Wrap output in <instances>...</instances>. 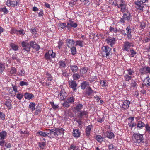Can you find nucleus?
Here are the masks:
<instances>
[{
  "mask_svg": "<svg viewBox=\"0 0 150 150\" xmlns=\"http://www.w3.org/2000/svg\"><path fill=\"white\" fill-rule=\"evenodd\" d=\"M65 130L62 128H57L55 129L54 131L57 132V136L59 135H62L64 133Z\"/></svg>",
  "mask_w": 150,
  "mask_h": 150,
  "instance_id": "nucleus-20",
  "label": "nucleus"
},
{
  "mask_svg": "<svg viewBox=\"0 0 150 150\" xmlns=\"http://www.w3.org/2000/svg\"><path fill=\"white\" fill-rule=\"evenodd\" d=\"M89 85V83L87 81H83L81 84V87L82 89H83L86 88L87 86Z\"/></svg>",
  "mask_w": 150,
  "mask_h": 150,
  "instance_id": "nucleus-39",
  "label": "nucleus"
},
{
  "mask_svg": "<svg viewBox=\"0 0 150 150\" xmlns=\"http://www.w3.org/2000/svg\"><path fill=\"white\" fill-rule=\"evenodd\" d=\"M36 28L35 27L33 28H32L30 29V31L31 33H32L33 35L36 36L37 34V32L36 30Z\"/></svg>",
  "mask_w": 150,
  "mask_h": 150,
  "instance_id": "nucleus-48",
  "label": "nucleus"
},
{
  "mask_svg": "<svg viewBox=\"0 0 150 150\" xmlns=\"http://www.w3.org/2000/svg\"><path fill=\"white\" fill-rule=\"evenodd\" d=\"M18 75L20 76H24V71L23 69H20L18 72Z\"/></svg>",
  "mask_w": 150,
  "mask_h": 150,
  "instance_id": "nucleus-52",
  "label": "nucleus"
},
{
  "mask_svg": "<svg viewBox=\"0 0 150 150\" xmlns=\"http://www.w3.org/2000/svg\"><path fill=\"white\" fill-rule=\"evenodd\" d=\"M128 125H129V127L131 128V129H132L134 127H135V128L136 126H137V124L134 122L131 123V122H128Z\"/></svg>",
  "mask_w": 150,
  "mask_h": 150,
  "instance_id": "nucleus-49",
  "label": "nucleus"
},
{
  "mask_svg": "<svg viewBox=\"0 0 150 150\" xmlns=\"http://www.w3.org/2000/svg\"><path fill=\"white\" fill-rule=\"evenodd\" d=\"M66 27H67V25L65 23H61L58 24V28L59 29H63Z\"/></svg>",
  "mask_w": 150,
  "mask_h": 150,
  "instance_id": "nucleus-46",
  "label": "nucleus"
},
{
  "mask_svg": "<svg viewBox=\"0 0 150 150\" xmlns=\"http://www.w3.org/2000/svg\"><path fill=\"white\" fill-rule=\"evenodd\" d=\"M130 102L128 100H124L122 102V104L120 106L123 110H127L129 106Z\"/></svg>",
  "mask_w": 150,
  "mask_h": 150,
  "instance_id": "nucleus-11",
  "label": "nucleus"
},
{
  "mask_svg": "<svg viewBox=\"0 0 150 150\" xmlns=\"http://www.w3.org/2000/svg\"><path fill=\"white\" fill-rule=\"evenodd\" d=\"M67 94L64 89H62L60 92L59 94L58 95V98L61 100L65 99Z\"/></svg>",
  "mask_w": 150,
  "mask_h": 150,
  "instance_id": "nucleus-12",
  "label": "nucleus"
},
{
  "mask_svg": "<svg viewBox=\"0 0 150 150\" xmlns=\"http://www.w3.org/2000/svg\"><path fill=\"white\" fill-rule=\"evenodd\" d=\"M10 47H11V49L15 51H16L18 50V46L13 43H11L9 44Z\"/></svg>",
  "mask_w": 150,
  "mask_h": 150,
  "instance_id": "nucleus-28",
  "label": "nucleus"
},
{
  "mask_svg": "<svg viewBox=\"0 0 150 150\" xmlns=\"http://www.w3.org/2000/svg\"><path fill=\"white\" fill-rule=\"evenodd\" d=\"M139 71L141 75H144L145 74V69L144 67H142L140 68Z\"/></svg>",
  "mask_w": 150,
  "mask_h": 150,
  "instance_id": "nucleus-59",
  "label": "nucleus"
},
{
  "mask_svg": "<svg viewBox=\"0 0 150 150\" xmlns=\"http://www.w3.org/2000/svg\"><path fill=\"white\" fill-rule=\"evenodd\" d=\"M100 84L102 87H105L108 86L105 80H101L100 82Z\"/></svg>",
  "mask_w": 150,
  "mask_h": 150,
  "instance_id": "nucleus-53",
  "label": "nucleus"
},
{
  "mask_svg": "<svg viewBox=\"0 0 150 150\" xmlns=\"http://www.w3.org/2000/svg\"><path fill=\"white\" fill-rule=\"evenodd\" d=\"M126 32L127 33V37L128 39H130L132 37L131 35V30L129 26L127 27L126 28Z\"/></svg>",
  "mask_w": 150,
  "mask_h": 150,
  "instance_id": "nucleus-24",
  "label": "nucleus"
},
{
  "mask_svg": "<svg viewBox=\"0 0 150 150\" xmlns=\"http://www.w3.org/2000/svg\"><path fill=\"white\" fill-rule=\"evenodd\" d=\"M131 16L129 11L124 13L122 17L120 18L119 21L122 23H125V20L129 21L131 19Z\"/></svg>",
  "mask_w": 150,
  "mask_h": 150,
  "instance_id": "nucleus-6",
  "label": "nucleus"
},
{
  "mask_svg": "<svg viewBox=\"0 0 150 150\" xmlns=\"http://www.w3.org/2000/svg\"><path fill=\"white\" fill-rule=\"evenodd\" d=\"M49 54L50 56V58H54L55 57L56 54L52 50H49L48 51Z\"/></svg>",
  "mask_w": 150,
  "mask_h": 150,
  "instance_id": "nucleus-45",
  "label": "nucleus"
},
{
  "mask_svg": "<svg viewBox=\"0 0 150 150\" xmlns=\"http://www.w3.org/2000/svg\"><path fill=\"white\" fill-rule=\"evenodd\" d=\"M48 129L45 130V131L43 132L41 131H39L37 132V134L38 136H40L41 137H48Z\"/></svg>",
  "mask_w": 150,
  "mask_h": 150,
  "instance_id": "nucleus-18",
  "label": "nucleus"
},
{
  "mask_svg": "<svg viewBox=\"0 0 150 150\" xmlns=\"http://www.w3.org/2000/svg\"><path fill=\"white\" fill-rule=\"evenodd\" d=\"M83 42L80 40H78L76 42V46H79L81 47H82L83 46Z\"/></svg>",
  "mask_w": 150,
  "mask_h": 150,
  "instance_id": "nucleus-51",
  "label": "nucleus"
},
{
  "mask_svg": "<svg viewBox=\"0 0 150 150\" xmlns=\"http://www.w3.org/2000/svg\"><path fill=\"white\" fill-rule=\"evenodd\" d=\"M148 1V0H137L134 2L135 7L137 10L140 12H143V8L144 4V3Z\"/></svg>",
  "mask_w": 150,
  "mask_h": 150,
  "instance_id": "nucleus-2",
  "label": "nucleus"
},
{
  "mask_svg": "<svg viewBox=\"0 0 150 150\" xmlns=\"http://www.w3.org/2000/svg\"><path fill=\"white\" fill-rule=\"evenodd\" d=\"M59 67L60 68H65L66 66V64L65 61L61 60L59 62Z\"/></svg>",
  "mask_w": 150,
  "mask_h": 150,
  "instance_id": "nucleus-33",
  "label": "nucleus"
},
{
  "mask_svg": "<svg viewBox=\"0 0 150 150\" xmlns=\"http://www.w3.org/2000/svg\"><path fill=\"white\" fill-rule=\"evenodd\" d=\"M145 131L148 133L150 134V126L148 124H146L145 126Z\"/></svg>",
  "mask_w": 150,
  "mask_h": 150,
  "instance_id": "nucleus-56",
  "label": "nucleus"
},
{
  "mask_svg": "<svg viewBox=\"0 0 150 150\" xmlns=\"http://www.w3.org/2000/svg\"><path fill=\"white\" fill-rule=\"evenodd\" d=\"M132 77L131 76L127 74H126L124 76V79L126 81L129 82L132 79Z\"/></svg>",
  "mask_w": 150,
  "mask_h": 150,
  "instance_id": "nucleus-41",
  "label": "nucleus"
},
{
  "mask_svg": "<svg viewBox=\"0 0 150 150\" xmlns=\"http://www.w3.org/2000/svg\"><path fill=\"white\" fill-rule=\"evenodd\" d=\"M75 98L74 96L68 97L67 98L66 100L68 103L70 104L73 103L74 101Z\"/></svg>",
  "mask_w": 150,
  "mask_h": 150,
  "instance_id": "nucleus-36",
  "label": "nucleus"
},
{
  "mask_svg": "<svg viewBox=\"0 0 150 150\" xmlns=\"http://www.w3.org/2000/svg\"><path fill=\"white\" fill-rule=\"evenodd\" d=\"M122 49L125 51L129 52L131 47L134 46V44L132 42H130L128 41H126L123 42Z\"/></svg>",
  "mask_w": 150,
  "mask_h": 150,
  "instance_id": "nucleus-4",
  "label": "nucleus"
},
{
  "mask_svg": "<svg viewBox=\"0 0 150 150\" xmlns=\"http://www.w3.org/2000/svg\"><path fill=\"white\" fill-rule=\"evenodd\" d=\"M7 135V132L5 131H2L0 132V140H4L5 139Z\"/></svg>",
  "mask_w": 150,
  "mask_h": 150,
  "instance_id": "nucleus-23",
  "label": "nucleus"
},
{
  "mask_svg": "<svg viewBox=\"0 0 150 150\" xmlns=\"http://www.w3.org/2000/svg\"><path fill=\"white\" fill-rule=\"evenodd\" d=\"M92 128L93 125L91 124L86 127L85 132L86 136L87 137H89L90 136Z\"/></svg>",
  "mask_w": 150,
  "mask_h": 150,
  "instance_id": "nucleus-13",
  "label": "nucleus"
},
{
  "mask_svg": "<svg viewBox=\"0 0 150 150\" xmlns=\"http://www.w3.org/2000/svg\"><path fill=\"white\" fill-rule=\"evenodd\" d=\"M118 8H120V11L123 13L128 11L127 8V5L124 0H121L119 6H118Z\"/></svg>",
  "mask_w": 150,
  "mask_h": 150,
  "instance_id": "nucleus-5",
  "label": "nucleus"
},
{
  "mask_svg": "<svg viewBox=\"0 0 150 150\" xmlns=\"http://www.w3.org/2000/svg\"><path fill=\"white\" fill-rule=\"evenodd\" d=\"M5 69V67L4 64L0 63V73L2 74Z\"/></svg>",
  "mask_w": 150,
  "mask_h": 150,
  "instance_id": "nucleus-58",
  "label": "nucleus"
},
{
  "mask_svg": "<svg viewBox=\"0 0 150 150\" xmlns=\"http://www.w3.org/2000/svg\"><path fill=\"white\" fill-rule=\"evenodd\" d=\"M55 129H53L50 130L48 129V137L51 138L56 139L58 137L57 134V132L54 131Z\"/></svg>",
  "mask_w": 150,
  "mask_h": 150,
  "instance_id": "nucleus-8",
  "label": "nucleus"
},
{
  "mask_svg": "<svg viewBox=\"0 0 150 150\" xmlns=\"http://www.w3.org/2000/svg\"><path fill=\"white\" fill-rule=\"evenodd\" d=\"M18 30L14 28H12L11 29L10 33L11 34H18Z\"/></svg>",
  "mask_w": 150,
  "mask_h": 150,
  "instance_id": "nucleus-63",
  "label": "nucleus"
},
{
  "mask_svg": "<svg viewBox=\"0 0 150 150\" xmlns=\"http://www.w3.org/2000/svg\"><path fill=\"white\" fill-rule=\"evenodd\" d=\"M69 103H68V102L66 100L62 103V105L65 109L68 108L70 106L69 104Z\"/></svg>",
  "mask_w": 150,
  "mask_h": 150,
  "instance_id": "nucleus-55",
  "label": "nucleus"
},
{
  "mask_svg": "<svg viewBox=\"0 0 150 150\" xmlns=\"http://www.w3.org/2000/svg\"><path fill=\"white\" fill-rule=\"evenodd\" d=\"M17 72L16 69L14 67H12L10 69V72L11 75H15Z\"/></svg>",
  "mask_w": 150,
  "mask_h": 150,
  "instance_id": "nucleus-50",
  "label": "nucleus"
},
{
  "mask_svg": "<svg viewBox=\"0 0 150 150\" xmlns=\"http://www.w3.org/2000/svg\"><path fill=\"white\" fill-rule=\"evenodd\" d=\"M144 83L146 86H150V79L148 76L144 79Z\"/></svg>",
  "mask_w": 150,
  "mask_h": 150,
  "instance_id": "nucleus-40",
  "label": "nucleus"
},
{
  "mask_svg": "<svg viewBox=\"0 0 150 150\" xmlns=\"http://www.w3.org/2000/svg\"><path fill=\"white\" fill-rule=\"evenodd\" d=\"M71 52L72 55H74L76 54V50L75 47H71Z\"/></svg>",
  "mask_w": 150,
  "mask_h": 150,
  "instance_id": "nucleus-54",
  "label": "nucleus"
},
{
  "mask_svg": "<svg viewBox=\"0 0 150 150\" xmlns=\"http://www.w3.org/2000/svg\"><path fill=\"white\" fill-rule=\"evenodd\" d=\"M108 150H116L117 147L115 146L112 143H110L108 145Z\"/></svg>",
  "mask_w": 150,
  "mask_h": 150,
  "instance_id": "nucleus-42",
  "label": "nucleus"
},
{
  "mask_svg": "<svg viewBox=\"0 0 150 150\" xmlns=\"http://www.w3.org/2000/svg\"><path fill=\"white\" fill-rule=\"evenodd\" d=\"M132 139L135 143L139 144L144 142V139L143 135L139 133H134L133 134Z\"/></svg>",
  "mask_w": 150,
  "mask_h": 150,
  "instance_id": "nucleus-3",
  "label": "nucleus"
},
{
  "mask_svg": "<svg viewBox=\"0 0 150 150\" xmlns=\"http://www.w3.org/2000/svg\"><path fill=\"white\" fill-rule=\"evenodd\" d=\"M126 71L127 72V74L129 75H132L134 74V71L133 69L128 68L126 69Z\"/></svg>",
  "mask_w": 150,
  "mask_h": 150,
  "instance_id": "nucleus-43",
  "label": "nucleus"
},
{
  "mask_svg": "<svg viewBox=\"0 0 150 150\" xmlns=\"http://www.w3.org/2000/svg\"><path fill=\"white\" fill-rule=\"evenodd\" d=\"M70 23H68L67 25V27L68 30H71V29L72 27L74 28H76L77 26V24L76 23H74L73 21H72L71 20H70Z\"/></svg>",
  "mask_w": 150,
  "mask_h": 150,
  "instance_id": "nucleus-17",
  "label": "nucleus"
},
{
  "mask_svg": "<svg viewBox=\"0 0 150 150\" xmlns=\"http://www.w3.org/2000/svg\"><path fill=\"white\" fill-rule=\"evenodd\" d=\"M43 141L38 143V146L41 149H44L46 145L45 139L43 138Z\"/></svg>",
  "mask_w": 150,
  "mask_h": 150,
  "instance_id": "nucleus-26",
  "label": "nucleus"
},
{
  "mask_svg": "<svg viewBox=\"0 0 150 150\" xmlns=\"http://www.w3.org/2000/svg\"><path fill=\"white\" fill-rule=\"evenodd\" d=\"M66 43L67 46L71 48L74 45L75 42L72 39H67L66 40Z\"/></svg>",
  "mask_w": 150,
  "mask_h": 150,
  "instance_id": "nucleus-22",
  "label": "nucleus"
},
{
  "mask_svg": "<svg viewBox=\"0 0 150 150\" xmlns=\"http://www.w3.org/2000/svg\"><path fill=\"white\" fill-rule=\"evenodd\" d=\"M71 70L73 73L76 72L79 69L77 66L75 65H71L70 66Z\"/></svg>",
  "mask_w": 150,
  "mask_h": 150,
  "instance_id": "nucleus-29",
  "label": "nucleus"
},
{
  "mask_svg": "<svg viewBox=\"0 0 150 150\" xmlns=\"http://www.w3.org/2000/svg\"><path fill=\"white\" fill-rule=\"evenodd\" d=\"M50 104L52 107V108L54 109H56L58 108V105H55L54 102H50Z\"/></svg>",
  "mask_w": 150,
  "mask_h": 150,
  "instance_id": "nucleus-61",
  "label": "nucleus"
},
{
  "mask_svg": "<svg viewBox=\"0 0 150 150\" xmlns=\"http://www.w3.org/2000/svg\"><path fill=\"white\" fill-rule=\"evenodd\" d=\"M30 47L35 49L37 51H38L40 48V46L37 44L35 41H31L30 42Z\"/></svg>",
  "mask_w": 150,
  "mask_h": 150,
  "instance_id": "nucleus-16",
  "label": "nucleus"
},
{
  "mask_svg": "<svg viewBox=\"0 0 150 150\" xmlns=\"http://www.w3.org/2000/svg\"><path fill=\"white\" fill-rule=\"evenodd\" d=\"M86 92L85 93L86 95L89 96L91 95L93 92V91L91 88L90 87H87L86 88Z\"/></svg>",
  "mask_w": 150,
  "mask_h": 150,
  "instance_id": "nucleus-34",
  "label": "nucleus"
},
{
  "mask_svg": "<svg viewBox=\"0 0 150 150\" xmlns=\"http://www.w3.org/2000/svg\"><path fill=\"white\" fill-rule=\"evenodd\" d=\"M129 51L131 53L130 56L131 57H134V56L135 55L137 54V52L134 50L133 48H131L130 50Z\"/></svg>",
  "mask_w": 150,
  "mask_h": 150,
  "instance_id": "nucleus-57",
  "label": "nucleus"
},
{
  "mask_svg": "<svg viewBox=\"0 0 150 150\" xmlns=\"http://www.w3.org/2000/svg\"><path fill=\"white\" fill-rule=\"evenodd\" d=\"M35 104L34 103L31 102L29 105V108L33 111L35 110Z\"/></svg>",
  "mask_w": 150,
  "mask_h": 150,
  "instance_id": "nucleus-47",
  "label": "nucleus"
},
{
  "mask_svg": "<svg viewBox=\"0 0 150 150\" xmlns=\"http://www.w3.org/2000/svg\"><path fill=\"white\" fill-rule=\"evenodd\" d=\"M25 98V99H31L34 97V96L32 94H30L28 93H26L24 94Z\"/></svg>",
  "mask_w": 150,
  "mask_h": 150,
  "instance_id": "nucleus-35",
  "label": "nucleus"
},
{
  "mask_svg": "<svg viewBox=\"0 0 150 150\" xmlns=\"http://www.w3.org/2000/svg\"><path fill=\"white\" fill-rule=\"evenodd\" d=\"M6 4L8 7H15L17 5L18 2L17 1H11V0H7Z\"/></svg>",
  "mask_w": 150,
  "mask_h": 150,
  "instance_id": "nucleus-14",
  "label": "nucleus"
},
{
  "mask_svg": "<svg viewBox=\"0 0 150 150\" xmlns=\"http://www.w3.org/2000/svg\"><path fill=\"white\" fill-rule=\"evenodd\" d=\"M44 58L46 60H49L50 58V56L49 54V53L48 52H47L45 53V55L44 56Z\"/></svg>",
  "mask_w": 150,
  "mask_h": 150,
  "instance_id": "nucleus-60",
  "label": "nucleus"
},
{
  "mask_svg": "<svg viewBox=\"0 0 150 150\" xmlns=\"http://www.w3.org/2000/svg\"><path fill=\"white\" fill-rule=\"evenodd\" d=\"M83 108V105L81 103L77 104L75 107H74V109L76 110L77 111L79 112V111H81Z\"/></svg>",
  "mask_w": 150,
  "mask_h": 150,
  "instance_id": "nucleus-30",
  "label": "nucleus"
},
{
  "mask_svg": "<svg viewBox=\"0 0 150 150\" xmlns=\"http://www.w3.org/2000/svg\"><path fill=\"white\" fill-rule=\"evenodd\" d=\"M80 77H82L81 74L77 73H74L72 75V77L74 80H77L78 79H79Z\"/></svg>",
  "mask_w": 150,
  "mask_h": 150,
  "instance_id": "nucleus-38",
  "label": "nucleus"
},
{
  "mask_svg": "<svg viewBox=\"0 0 150 150\" xmlns=\"http://www.w3.org/2000/svg\"><path fill=\"white\" fill-rule=\"evenodd\" d=\"M105 41L107 44L110 45L111 47H112L115 43V38L110 37L106 39Z\"/></svg>",
  "mask_w": 150,
  "mask_h": 150,
  "instance_id": "nucleus-9",
  "label": "nucleus"
},
{
  "mask_svg": "<svg viewBox=\"0 0 150 150\" xmlns=\"http://www.w3.org/2000/svg\"><path fill=\"white\" fill-rule=\"evenodd\" d=\"M46 75L47 80L48 81H52L53 78L50 74H49L48 72H47L46 73Z\"/></svg>",
  "mask_w": 150,
  "mask_h": 150,
  "instance_id": "nucleus-44",
  "label": "nucleus"
},
{
  "mask_svg": "<svg viewBox=\"0 0 150 150\" xmlns=\"http://www.w3.org/2000/svg\"><path fill=\"white\" fill-rule=\"evenodd\" d=\"M106 137L110 139L114 138L115 135L114 133L110 131H107L106 132Z\"/></svg>",
  "mask_w": 150,
  "mask_h": 150,
  "instance_id": "nucleus-25",
  "label": "nucleus"
},
{
  "mask_svg": "<svg viewBox=\"0 0 150 150\" xmlns=\"http://www.w3.org/2000/svg\"><path fill=\"white\" fill-rule=\"evenodd\" d=\"M88 112L86 111L83 110L79 111L77 113V117L79 118L83 119L87 118Z\"/></svg>",
  "mask_w": 150,
  "mask_h": 150,
  "instance_id": "nucleus-7",
  "label": "nucleus"
},
{
  "mask_svg": "<svg viewBox=\"0 0 150 150\" xmlns=\"http://www.w3.org/2000/svg\"><path fill=\"white\" fill-rule=\"evenodd\" d=\"M21 46L23 47V51H25L27 52L30 51L31 48L29 44L27 42L25 41H22L21 42Z\"/></svg>",
  "mask_w": 150,
  "mask_h": 150,
  "instance_id": "nucleus-10",
  "label": "nucleus"
},
{
  "mask_svg": "<svg viewBox=\"0 0 150 150\" xmlns=\"http://www.w3.org/2000/svg\"><path fill=\"white\" fill-rule=\"evenodd\" d=\"M146 125L142 121H139L137 122V130H140L142 129Z\"/></svg>",
  "mask_w": 150,
  "mask_h": 150,
  "instance_id": "nucleus-19",
  "label": "nucleus"
},
{
  "mask_svg": "<svg viewBox=\"0 0 150 150\" xmlns=\"http://www.w3.org/2000/svg\"><path fill=\"white\" fill-rule=\"evenodd\" d=\"M88 70L87 68L83 67L80 70V74L83 76V75L87 72Z\"/></svg>",
  "mask_w": 150,
  "mask_h": 150,
  "instance_id": "nucleus-37",
  "label": "nucleus"
},
{
  "mask_svg": "<svg viewBox=\"0 0 150 150\" xmlns=\"http://www.w3.org/2000/svg\"><path fill=\"white\" fill-rule=\"evenodd\" d=\"M95 139L98 142L101 143L103 140L104 138L101 135H96Z\"/></svg>",
  "mask_w": 150,
  "mask_h": 150,
  "instance_id": "nucleus-32",
  "label": "nucleus"
},
{
  "mask_svg": "<svg viewBox=\"0 0 150 150\" xmlns=\"http://www.w3.org/2000/svg\"><path fill=\"white\" fill-rule=\"evenodd\" d=\"M19 84L20 86H22L24 85L27 86L28 84L27 82H24L22 81L20 82Z\"/></svg>",
  "mask_w": 150,
  "mask_h": 150,
  "instance_id": "nucleus-64",
  "label": "nucleus"
},
{
  "mask_svg": "<svg viewBox=\"0 0 150 150\" xmlns=\"http://www.w3.org/2000/svg\"><path fill=\"white\" fill-rule=\"evenodd\" d=\"M72 133L74 137H79L81 135V132L78 129H74Z\"/></svg>",
  "mask_w": 150,
  "mask_h": 150,
  "instance_id": "nucleus-21",
  "label": "nucleus"
},
{
  "mask_svg": "<svg viewBox=\"0 0 150 150\" xmlns=\"http://www.w3.org/2000/svg\"><path fill=\"white\" fill-rule=\"evenodd\" d=\"M23 95L21 93H18L16 95V98L19 100H21L23 97Z\"/></svg>",
  "mask_w": 150,
  "mask_h": 150,
  "instance_id": "nucleus-62",
  "label": "nucleus"
},
{
  "mask_svg": "<svg viewBox=\"0 0 150 150\" xmlns=\"http://www.w3.org/2000/svg\"><path fill=\"white\" fill-rule=\"evenodd\" d=\"M69 87L71 88L73 91H75L77 90L76 87L77 86V83L76 81L74 80L69 81Z\"/></svg>",
  "mask_w": 150,
  "mask_h": 150,
  "instance_id": "nucleus-15",
  "label": "nucleus"
},
{
  "mask_svg": "<svg viewBox=\"0 0 150 150\" xmlns=\"http://www.w3.org/2000/svg\"><path fill=\"white\" fill-rule=\"evenodd\" d=\"M11 100L9 99L7 100L5 102L4 104L6 106L8 110L12 108V105L11 104Z\"/></svg>",
  "mask_w": 150,
  "mask_h": 150,
  "instance_id": "nucleus-27",
  "label": "nucleus"
},
{
  "mask_svg": "<svg viewBox=\"0 0 150 150\" xmlns=\"http://www.w3.org/2000/svg\"><path fill=\"white\" fill-rule=\"evenodd\" d=\"M101 53L102 56L108 59L111 57L112 49L108 46H103L101 48Z\"/></svg>",
  "mask_w": 150,
  "mask_h": 150,
  "instance_id": "nucleus-1",
  "label": "nucleus"
},
{
  "mask_svg": "<svg viewBox=\"0 0 150 150\" xmlns=\"http://www.w3.org/2000/svg\"><path fill=\"white\" fill-rule=\"evenodd\" d=\"M68 150H79V148L74 144L70 145Z\"/></svg>",
  "mask_w": 150,
  "mask_h": 150,
  "instance_id": "nucleus-31",
  "label": "nucleus"
}]
</instances>
